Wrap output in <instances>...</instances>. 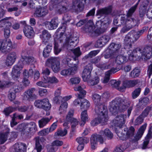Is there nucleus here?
I'll return each mask as SVG.
<instances>
[{"instance_id":"9d476101","label":"nucleus","mask_w":152,"mask_h":152,"mask_svg":"<svg viewBox=\"0 0 152 152\" xmlns=\"http://www.w3.org/2000/svg\"><path fill=\"white\" fill-rule=\"evenodd\" d=\"M37 126L35 123L33 122L29 123H22L19 125L16 128L18 131L26 132H29L33 129L36 130Z\"/></svg>"},{"instance_id":"c9c22d12","label":"nucleus","mask_w":152,"mask_h":152,"mask_svg":"<svg viewBox=\"0 0 152 152\" xmlns=\"http://www.w3.org/2000/svg\"><path fill=\"white\" fill-rule=\"evenodd\" d=\"M138 83L137 80H127L124 82V86L125 87H130L134 86Z\"/></svg>"},{"instance_id":"13d9d810","label":"nucleus","mask_w":152,"mask_h":152,"mask_svg":"<svg viewBox=\"0 0 152 152\" xmlns=\"http://www.w3.org/2000/svg\"><path fill=\"white\" fill-rule=\"evenodd\" d=\"M99 79L98 77H96L91 80L88 81V83L90 85L93 86L98 84L99 81Z\"/></svg>"},{"instance_id":"79ce46f5","label":"nucleus","mask_w":152,"mask_h":152,"mask_svg":"<svg viewBox=\"0 0 152 152\" xmlns=\"http://www.w3.org/2000/svg\"><path fill=\"white\" fill-rule=\"evenodd\" d=\"M90 106V104L88 101L85 99H83L81 101L80 107L81 109H83L85 110L88 109Z\"/></svg>"},{"instance_id":"5701e85b","label":"nucleus","mask_w":152,"mask_h":152,"mask_svg":"<svg viewBox=\"0 0 152 152\" xmlns=\"http://www.w3.org/2000/svg\"><path fill=\"white\" fill-rule=\"evenodd\" d=\"M9 18H4L1 21V22H3L4 23L5 26L7 27L4 28V34L6 38L9 37L10 34V30L9 27L11 26V23L8 20Z\"/></svg>"},{"instance_id":"680f3d73","label":"nucleus","mask_w":152,"mask_h":152,"mask_svg":"<svg viewBox=\"0 0 152 152\" xmlns=\"http://www.w3.org/2000/svg\"><path fill=\"white\" fill-rule=\"evenodd\" d=\"M7 58L10 60H12V61L15 62L16 58V54L14 52H11L9 54Z\"/></svg>"},{"instance_id":"20e7f679","label":"nucleus","mask_w":152,"mask_h":152,"mask_svg":"<svg viewBox=\"0 0 152 152\" xmlns=\"http://www.w3.org/2000/svg\"><path fill=\"white\" fill-rule=\"evenodd\" d=\"M129 60L132 61L133 58L138 55L137 54H141V58L142 59L147 60L150 59L152 56V47L151 46H146L142 50L137 48L133 50H129L127 52Z\"/></svg>"},{"instance_id":"f257e3e1","label":"nucleus","mask_w":152,"mask_h":152,"mask_svg":"<svg viewBox=\"0 0 152 152\" xmlns=\"http://www.w3.org/2000/svg\"><path fill=\"white\" fill-rule=\"evenodd\" d=\"M126 118V115H121L116 116L113 121V123L114 126L118 127L115 129V131L119 137L123 140L130 138L134 142L138 140L142 135L147 126L146 124L142 126L139 130L137 134L134 136V128L131 127L129 129L126 127L124 128V130H122L121 128L123 127L125 123Z\"/></svg>"},{"instance_id":"c756f323","label":"nucleus","mask_w":152,"mask_h":152,"mask_svg":"<svg viewBox=\"0 0 152 152\" xmlns=\"http://www.w3.org/2000/svg\"><path fill=\"white\" fill-rule=\"evenodd\" d=\"M23 118V116L22 115H19L16 113L14 114L12 121L10 123L11 127H13L17 124V123L16 121L17 120H20Z\"/></svg>"},{"instance_id":"4468645a","label":"nucleus","mask_w":152,"mask_h":152,"mask_svg":"<svg viewBox=\"0 0 152 152\" xmlns=\"http://www.w3.org/2000/svg\"><path fill=\"white\" fill-rule=\"evenodd\" d=\"M11 41L8 39L2 41H0V51L2 52H5L11 48H13Z\"/></svg>"},{"instance_id":"bf43d9fd","label":"nucleus","mask_w":152,"mask_h":152,"mask_svg":"<svg viewBox=\"0 0 152 152\" xmlns=\"http://www.w3.org/2000/svg\"><path fill=\"white\" fill-rule=\"evenodd\" d=\"M74 90L75 91H79L80 92V94L81 96H84L86 94V91L83 90L80 86L75 87L74 88Z\"/></svg>"},{"instance_id":"6e6d98bb","label":"nucleus","mask_w":152,"mask_h":152,"mask_svg":"<svg viewBox=\"0 0 152 152\" xmlns=\"http://www.w3.org/2000/svg\"><path fill=\"white\" fill-rule=\"evenodd\" d=\"M109 83L113 88H117L120 84V81H117L115 80H113L110 81Z\"/></svg>"},{"instance_id":"9b49d317","label":"nucleus","mask_w":152,"mask_h":152,"mask_svg":"<svg viewBox=\"0 0 152 152\" xmlns=\"http://www.w3.org/2000/svg\"><path fill=\"white\" fill-rule=\"evenodd\" d=\"M34 105L37 108H42L46 110H49L51 107V105L47 99L37 100L35 102Z\"/></svg>"},{"instance_id":"0e129e2a","label":"nucleus","mask_w":152,"mask_h":152,"mask_svg":"<svg viewBox=\"0 0 152 152\" xmlns=\"http://www.w3.org/2000/svg\"><path fill=\"white\" fill-rule=\"evenodd\" d=\"M72 71L70 70L69 69H64L61 71V74L64 76H66L72 74Z\"/></svg>"},{"instance_id":"7ed1b4c3","label":"nucleus","mask_w":152,"mask_h":152,"mask_svg":"<svg viewBox=\"0 0 152 152\" xmlns=\"http://www.w3.org/2000/svg\"><path fill=\"white\" fill-rule=\"evenodd\" d=\"M139 1H140L139 0L134 6L132 7L129 10L126 15V17L127 18V20H126L125 18L124 17H121V23L125 25V26L123 28L121 31V33H125L136 25L137 23L136 20L133 19L132 18H130V17L135 10L139 4Z\"/></svg>"},{"instance_id":"3c124183","label":"nucleus","mask_w":152,"mask_h":152,"mask_svg":"<svg viewBox=\"0 0 152 152\" xmlns=\"http://www.w3.org/2000/svg\"><path fill=\"white\" fill-rule=\"evenodd\" d=\"M68 103L67 102H65L61 104L59 109L60 113H65L66 111Z\"/></svg>"},{"instance_id":"338daca9","label":"nucleus","mask_w":152,"mask_h":152,"mask_svg":"<svg viewBox=\"0 0 152 152\" xmlns=\"http://www.w3.org/2000/svg\"><path fill=\"white\" fill-rule=\"evenodd\" d=\"M14 62H15L12 61V60L8 59V58H7L5 61L4 63L3 66L4 67L10 66H12Z\"/></svg>"},{"instance_id":"7c9ffc66","label":"nucleus","mask_w":152,"mask_h":152,"mask_svg":"<svg viewBox=\"0 0 152 152\" xmlns=\"http://www.w3.org/2000/svg\"><path fill=\"white\" fill-rule=\"evenodd\" d=\"M100 134L103 136L105 137L108 139H111L113 137V133L108 129H106L104 130H102L100 132Z\"/></svg>"},{"instance_id":"4c0bfd02","label":"nucleus","mask_w":152,"mask_h":152,"mask_svg":"<svg viewBox=\"0 0 152 152\" xmlns=\"http://www.w3.org/2000/svg\"><path fill=\"white\" fill-rule=\"evenodd\" d=\"M44 140V139L42 137L36 138V148L37 152H40L42 149V146L39 143V142H43Z\"/></svg>"},{"instance_id":"a211bd4d","label":"nucleus","mask_w":152,"mask_h":152,"mask_svg":"<svg viewBox=\"0 0 152 152\" xmlns=\"http://www.w3.org/2000/svg\"><path fill=\"white\" fill-rule=\"evenodd\" d=\"M73 114V110H70L69 111L66 117V120L67 121H71V126L72 128H74L78 124V122L76 119L72 118Z\"/></svg>"},{"instance_id":"09e8293b","label":"nucleus","mask_w":152,"mask_h":152,"mask_svg":"<svg viewBox=\"0 0 152 152\" xmlns=\"http://www.w3.org/2000/svg\"><path fill=\"white\" fill-rule=\"evenodd\" d=\"M23 74L24 77L28 78V77L33 75V71L31 69H29L28 70L25 69L23 72Z\"/></svg>"},{"instance_id":"473e14b6","label":"nucleus","mask_w":152,"mask_h":152,"mask_svg":"<svg viewBox=\"0 0 152 152\" xmlns=\"http://www.w3.org/2000/svg\"><path fill=\"white\" fill-rule=\"evenodd\" d=\"M94 28L95 26L91 20H89L87 23V26H86L85 28H83V30L86 32H91L93 31Z\"/></svg>"},{"instance_id":"2eb2a0df","label":"nucleus","mask_w":152,"mask_h":152,"mask_svg":"<svg viewBox=\"0 0 152 152\" xmlns=\"http://www.w3.org/2000/svg\"><path fill=\"white\" fill-rule=\"evenodd\" d=\"M93 68L92 65L88 64L85 67L82 73V77L84 81H88L90 77L91 71Z\"/></svg>"},{"instance_id":"58836bf2","label":"nucleus","mask_w":152,"mask_h":152,"mask_svg":"<svg viewBox=\"0 0 152 152\" xmlns=\"http://www.w3.org/2000/svg\"><path fill=\"white\" fill-rule=\"evenodd\" d=\"M51 118L50 119L48 118H43L38 121L39 126L40 128H42L45 126L50 121Z\"/></svg>"},{"instance_id":"052dcab7","label":"nucleus","mask_w":152,"mask_h":152,"mask_svg":"<svg viewBox=\"0 0 152 152\" xmlns=\"http://www.w3.org/2000/svg\"><path fill=\"white\" fill-rule=\"evenodd\" d=\"M127 148L126 146H125L124 145H122L116 147L113 152H123Z\"/></svg>"},{"instance_id":"6ab92c4d","label":"nucleus","mask_w":152,"mask_h":152,"mask_svg":"<svg viewBox=\"0 0 152 152\" xmlns=\"http://www.w3.org/2000/svg\"><path fill=\"white\" fill-rule=\"evenodd\" d=\"M27 53L26 52H23L21 54V58L20 61H21L23 65L25 64H30L32 63L34 61L33 57L30 56H27Z\"/></svg>"},{"instance_id":"f704fd0d","label":"nucleus","mask_w":152,"mask_h":152,"mask_svg":"<svg viewBox=\"0 0 152 152\" xmlns=\"http://www.w3.org/2000/svg\"><path fill=\"white\" fill-rule=\"evenodd\" d=\"M112 6H109L107 7L100 9L97 12V15H102L104 14H107L111 12Z\"/></svg>"},{"instance_id":"dca6fc26","label":"nucleus","mask_w":152,"mask_h":152,"mask_svg":"<svg viewBox=\"0 0 152 152\" xmlns=\"http://www.w3.org/2000/svg\"><path fill=\"white\" fill-rule=\"evenodd\" d=\"M78 37H67L66 39L65 43L64 46L67 48H72L77 45Z\"/></svg>"},{"instance_id":"a878e982","label":"nucleus","mask_w":152,"mask_h":152,"mask_svg":"<svg viewBox=\"0 0 152 152\" xmlns=\"http://www.w3.org/2000/svg\"><path fill=\"white\" fill-rule=\"evenodd\" d=\"M45 26L50 30L56 29L58 26V20L57 18L53 19L50 22L47 21L45 23Z\"/></svg>"},{"instance_id":"69168bd1","label":"nucleus","mask_w":152,"mask_h":152,"mask_svg":"<svg viewBox=\"0 0 152 152\" xmlns=\"http://www.w3.org/2000/svg\"><path fill=\"white\" fill-rule=\"evenodd\" d=\"M67 133V130L66 129H64V130H59L55 133L56 135L64 136L66 135Z\"/></svg>"},{"instance_id":"423d86ee","label":"nucleus","mask_w":152,"mask_h":152,"mask_svg":"<svg viewBox=\"0 0 152 152\" xmlns=\"http://www.w3.org/2000/svg\"><path fill=\"white\" fill-rule=\"evenodd\" d=\"M99 107L97 105L95 107V111L98 114V118L100 123H104L108 120V115L107 107L104 105H101Z\"/></svg>"},{"instance_id":"f3484780","label":"nucleus","mask_w":152,"mask_h":152,"mask_svg":"<svg viewBox=\"0 0 152 152\" xmlns=\"http://www.w3.org/2000/svg\"><path fill=\"white\" fill-rule=\"evenodd\" d=\"M79 0V1H73L71 8L72 10L79 12L83 9L86 0Z\"/></svg>"},{"instance_id":"774afa93","label":"nucleus","mask_w":152,"mask_h":152,"mask_svg":"<svg viewBox=\"0 0 152 152\" xmlns=\"http://www.w3.org/2000/svg\"><path fill=\"white\" fill-rule=\"evenodd\" d=\"M106 30V28H100L99 29H96L94 32L96 35H99L104 32Z\"/></svg>"},{"instance_id":"f8f14e48","label":"nucleus","mask_w":152,"mask_h":152,"mask_svg":"<svg viewBox=\"0 0 152 152\" xmlns=\"http://www.w3.org/2000/svg\"><path fill=\"white\" fill-rule=\"evenodd\" d=\"M97 141L101 144H103L104 141L103 137L99 134L92 135L90 141L91 147L92 149H95L96 148Z\"/></svg>"},{"instance_id":"412c9836","label":"nucleus","mask_w":152,"mask_h":152,"mask_svg":"<svg viewBox=\"0 0 152 152\" xmlns=\"http://www.w3.org/2000/svg\"><path fill=\"white\" fill-rule=\"evenodd\" d=\"M35 90L34 88H32L25 91L23 95V100H29L31 99L35 98L36 96L33 94Z\"/></svg>"},{"instance_id":"a18cd8bd","label":"nucleus","mask_w":152,"mask_h":152,"mask_svg":"<svg viewBox=\"0 0 152 152\" xmlns=\"http://www.w3.org/2000/svg\"><path fill=\"white\" fill-rule=\"evenodd\" d=\"M76 141L79 144L84 145L89 142V139L87 137H80L77 139Z\"/></svg>"},{"instance_id":"39448f33","label":"nucleus","mask_w":152,"mask_h":152,"mask_svg":"<svg viewBox=\"0 0 152 152\" xmlns=\"http://www.w3.org/2000/svg\"><path fill=\"white\" fill-rule=\"evenodd\" d=\"M129 105L126 100L124 101L120 98H116L110 103L109 110L113 114L115 115L119 111L125 110Z\"/></svg>"},{"instance_id":"c03bdc74","label":"nucleus","mask_w":152,"mask_h":152,"mask_svg":"<svg viewBox=\"0 0 152 152\" xmlns=\"http://www.w3.org/2000/svg\"><path fill=\"white\" fill-rule=\"evenodd\" d=\"M52 45H48L44 48L43 52V55L45 57H47L52 50Z\"/></svg>"},{"instance_id":"b1692460","label":"nucleus","mask_w":152,"mask_h":152,"mask_svg":"<svg viewBox=\"0 0 152 152\" xmlns=\"http://www.w3.org/2000/svg\"><path fill=\"white\" fill-rule=\"evenodd\" d=\"M63 62L65 64H67L69 67H70L69 69L72 71V74H73L75 73V72L77 69V64H75L72 66H71L72 65V63H73L72 62L71 59L68 58H65L63 60Z\"/></svg>"},{"instance_id":"e433bc0d","label":"nucleus","mask_w":152,"mask_h":152,"mask_svg":"<svg viewBox=\"0 0 152 152\" xmlns=\"http://www.w3.org/2000/svg\"><path fill=\"white\" fill-rule=\"evenodd\" d=\"M9 131V129H8L6 131L0 134V143L1 144L4 143L7 141Z\"/></svg>"},{"instance_id":"4be33fe9","label":"nucleus","mask_w":152,"mask_h":152,"mask_svg":"<svg viewBox=\"0 0 152 152\" xmlns=\"http://www.w3.org/2000/svg\"><path fill=\"white\" fill-rule=\"evenodd\" d=\"M25 35L28 38H31L34 36V33L33 28L29 25H26L23 30Z\"/></svg>"},{"instance_id":"1a4fd4ad","label":"nucleus","mask_w":152,"mask_h":152,"mask_svg":"<svg viewBox=\"0 0 152 152\" xmlns=\"http://www.w3.org/2000/svg\"><path fill=\"white\" fill-rule=\"evenodd\" d=\"M60 58L58 57H51L47 60L46 64L48 66L51 65L53 71L57 73L60 69Z\"/></svg>"},{"instance_id":"72a5a7b5","label":"nucleus","mask_w":152,"mask_h":152,"mask_svg":"<svg viewBox=\"0 0 152 152\" xmlns=\"http://www.w3.org/2000/svg\"><path fill=\"white\" fill-rule=\"evenodd\" d=\"M127 61L126 57L123 55L118 56L115 59V63L119 65L126 63Z\"/></svg>"},{"instance_id":"de8ad7c7","label":"nucleus","mask_w":152,"mask_h":152,"mask_svg":"<svg viewBox=\"0 0 152 152\" xmlns=\"http://www.w3.org/2000/svg\"><path fill=\"white\" fill-rule=\"evenodd\" d=\"M80 78L78 77H73L69 80V83L72 85H76L80 82Z\"/></svg>"},{"instance_id":"8fccbe9b","label":"nucleus","mask_w":152,"mask_h":152,"mask_svg":"<svg viewBox=\"0 0 152 152\" xmlns=\"http://www.w3.org/2000/svg\"><path fill=\"white\" fill-rule=\"evenodd\" d=\"M92 98L95 102L96 103V105L95 107L97 105H98L100 107V105H103V104H100L99 103L100 101L101 97L98 94H94Z\"/></svg>"},{"instance_id":"bb28decb","label":"nucleus","mask_w":152,"mask_h":152,"mask_svg":"<svg viewBox=\"0 0 152 152\" xmlns=\"http://www.w3.org/2000/svg\"><path fill=\"white\" fill-rule=\"evenodd\" d=\"M48 13L47 10L45 7L37 8L34 13L35 16L41 17L46 15Z\"/></svg>"},{"instance_id":"6e6552de","label":"nucleus","mask_w":152,"mask_h":152,"mask_svg":"<svg viewBox=\"0 0 152 152\" xmlns=\"http://www.w3.org/2000/svg\"><path fill=\"white\" fill-rule=\"evenodd\" d=\"M23 64L21 61L20 60L18 63L14 66L12 72L11 76L14 81L19 82L21 80L20 71L23 68Z\"/></svg>"},{"instance_id":"cd10ccee","label":"nucleus","mask_w":152,"mask_h":152,"mask_svg":"<svg viewBox=\"0 0 152 152\" xmlns=\"http://www.w3.org/2000/svg\"><path fill=\"white\" fill-rule=\"evenodd\" d=\"M13 147L15 152H26V145L24 143H16L14 145Z\"/></svg>"},{"instance_id":"f03ea898","label":"nucleus","mask_w":152,"mask_h":152,"mask_svg":"<svg viewBox=\"0 0 152 152\" xmlns=\"http://www.w3.org/2000/svg\"><path fill=\"white\" fill-rule=\"evenodd\" d=\"M100 60V59L99 58H95L94 59L93 62L94 63L97 67L102 70L111 68L110 70L105 73V76L102 82L103 83H105L109 81L110 74L116 72L118 71V70L117 69L113 67L115 64V62L114 59H110L107 64H98V62Z\"/></svg>"},{"instance_id":"aec40b11","label":"nucleus","mask_w":152,"mask_h":152,"mask_svg":"<svg viewBox=\"0 0 152 152\" xmlns=\"http://www.w3.org/2000/svg\"><path fill=\"white\" fill-rule=\"evenodd\" d=\"M61 37L59 39H54V52L56 55H58L61 51L62 46L61 45Z\"/></svg>"},{"instance_id":"37998d69","label":"nucleus","mask_w":152,"mask_h":152,"mask_svg":"<svg viewBox=\"0 0 152 152\" xmlns=\"http://www.w3.org/2000/svg\"><path fill=\"white\" fill-rule=\"evenodd\" d=\"M140 71L137 68H135L130 73V76L133 78L138 77L140 74Z\"/></svg>"},{"instance_id":"393cba45","label":"nucleus","mask_w":152,"mask_h":152,"mask_svg":"<svg viewBox=\"0 0 152 152\" xmlns=\"http://www.w3.org/2000/svg\"><path fill=\"white\" fill-rule=\"evenodd\" d=\"M110 38V36L109 35H103L97 41L98 46L99 47L103 46L109 41Z\"/></svg>"},{"instance_id":"0eeeda50","label":"nucleus","mask_w":152,"mask_h":152,"mask_svg":"<svg viewBox=\"0 0 152 152\" xmlns=\"http://www.w3.org/2000/svg\"><path fill=\"white\" fill-rule=\"evenodd\" d=\"M140 35L134 31H132L128 33L124 39V48L131 49L132 44L137 41L140 37Z\"/></svg>"},{"instance_id":"e2e57ef3","label":"nucleus","mask_w":152,"mask_h":152,"mask_svg":"<svg viewBox=\"0 0 152 152\" xmlns=\"http://www.w3.org/2000/svg\"><path fill=\"white\" fill-rule=\"evenodd\" d=\"M141 92V89L140 88L136 89L132 93V98L135 99L140 94Z\"/></svg>"},{"instance_id":"5fc2aeb1","label":"nucleus","mask_w":152,"mask_h":152,"mask_svg":"<svg viewBox=\"0 0 152 152\" xmlns=\"http://www.w3.org/2000/svg\"><path fill=\"white\" fill-rule=\"evenodd\" d=\"M16 107L13 108L10 107L5 108L4 111V113L6 115H8L11 113L16 110Z\"/></svg>"},{"instance_id":"603ef678","label":"nucleus","mask_w":152,"mask_h":152,"mask_svg":"<svg viewBox=\"0 0 152 152\" xmlns=\"http://www.w3.org/2000/svg\"><path fill=\"white\" fill-rule=\"evenodd\" d=\"M150 132V131H149L146 137L145 140L143 142L142 147L143 149H145L146 148L147 145L149 142V138H150L151 135V133Z\"/></svg>"},{"instance_id":"4d7b16f0","label":"nucleus","mask_w":152,"mask_h":152,"mask_svg":"<svg viewBox=\"0 0 152 152\" xmlns=\"http://www.w3.org/2000/svg\"><path fill=\"white\" fill-rule=\"evenodd\" d=\"M13 84L12 83L9 81H0V88L9 87Z\"/></svg>"},{"instance_id":"ea45409f","label":"nucleus","mask_w":152,"mask_h":152,"mask_svg":"<svg viewBox=\"0 0 152 152\" xmlns=\"http://www.w3.org/2000/svg\"><path fill=\"white\" fill-rule=\"evenodd\" d=\"M121 46L120 44L112 43L110 44L109 49L112 50L114 52H115L118 51V50L120 48Z\"/></svg>"},{"instance_id":"a19ab883","label":"nucleus","mask_w":152,"mask_h":152,"mask_svg":"<svg viewBox=\"0 0 152 152\" xmlns=\"http://www.w3.org/2000/svg\"><path fill=\"white\" fill-rule=\"evenodd\" d=\"M46 80V77H44L43 76V78L42 79L41 81H40L37 82L36 84L37 85L39 86L43 87H49V85L47 83V82Z\"/></svg>"},{"instance_id":"864d4df0","label":"nucleus","mask_w":152,"mask_h":152,"mask_svg":"<svg viewBox=\"0 0 152 152\" xmlns=\"http://www.w3.org/2000/svg\"><path fill=\"white\" fill-rule=\"evenodd\" d=\"M67 8L65 7L57 5V6L55 10L57 11L58 13L61 14L64 12L66 10Z\"/></svg>"},{"instance_id":"ddd939ff","label":"nucleus","mask_w":152,"mask_h":152,"mask_svg":"<svg viewBox=\"0 0 152 152\" xmlns=\"http://www.w3.org/2000/svg\"><path fill=\"white\" fill-rule=\"evenodd\" d=\"M22 90V87L14 84L13 87L9 91V93L8 95V99L10 101L14 100L16 97V94L20 92Z\"/></svg>"},{"instance_id":"49530a36","label":"nucleus","mask_w":152,"mask_h":152,"mask_svg":"<svg viewBox=\"0 0 152 152\" xmlns=\"http://www.w3.org/2000/svg\"><path fill=\"white\" fill-rule=\"evenodd\" d=\"M46 79L47 83H58V80L55 77L52 76L51 77H48L46 76Z\"/></svg>"},{"instance_id":"2f4dec72","label":"nucleus","mask_w":152,"mask_h":152,"mask_svg":"<svg viewBox=\"0 0 152 152\" xmlns=\"http://www.w3.org/2000/svg\"><path fill=\"white\" fill-rule=\"evenodd\" d=\"M88 117L87 113L86 110L83 111L81 115V121L80 123L81 126H83L85 124L86 122L88 121Z\"/></svg>"},{"instance_id":"c85d7f7f","label":"nucleus","mask_w":152,"mask_h":152,"mask_svg":"<svg viewBox=\"0 0 152 152\" xmlns=\"http://www.w3.org/2000/svg\"><path fill=\"white\" fill-rule=\"evenodd\" d=\"M51 37L50 34L46 30H44L42 32V34L40 35V37L42 42L45 44H46L48 42Z\"/></svg>"}]
</instances>
